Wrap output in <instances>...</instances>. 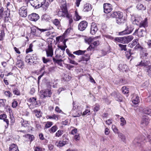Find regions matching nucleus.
Segmentation results:
<instances>
[{
  "instance_id": "cd10ccee",
  "label": "nucleus",
  "mask_w": 151,
  "mask_h": 151,
  "mask_svg": "<svg viewBox=\"0 0 151 151\" xmlns=\"http://www.w3.org/2000/svg\"><path fill=\"white\" fill-rule=\"evenodd\" d=\"M86 52V50H79L74 52H73V53L74 54L79 55L83 54Z\"/></svg>"
},
{
  "instance_id": "f257e3e1",
  "label": "nucleus",
  "mask_w": 151,
  "mask_h": 151,
  "mask_svg": "<svg viewBox=\"0 0 151 151\" xmlns=\"http://www.w3.org/2000/svg\"><path fill=\"white\" fill-rule=\"evenodd\" d=\"M66 1H64L60 6V10L58 12V14L59 17H66L69 19V25H71L73 22L71 14L68 13Z\"/></svg>"
},
{
  "instance_id": "4d7b16f0",
  "label": "nucleus",
  "mask_w": 151,
  "mask_h": 151,
  "mask_svg": "<svg viewBox=\"0 0 151 151\" xmlns=\"http://www.w3.org/2000/svg\"><path fill=\"white\" fill-rule=\"evenodd\" d=\"M147 74L149 76L151 77V66H149V68L147 69Z\"/></svg>"
},
{
  "instance_id": "37998d69",
  "label": "nucleus",
  "mask_w": 151,
  "mask_h": 151,
  "mask_svg": "<svg viewBox=\"0 0 151 151\" xmlns=\"http://www.w3.org/2000/svg\"><path fill=\"white\" fill-rule=\"evenodd\" d=\"M120 12H114L111 13L110 15V17H111L114 18L117 17V15L119 14V13Z\"/></svg>"
},
{
  "instance_id": "5fc2aeb1",
  "label": "nucleus",
  "mask_w": 151,
  "mask_h": 151,
  "mask_svg": "<svg viewBox=\"0 0 151 151\" xmlns=\"http://www.w3.org/2000/svg\"><path fill=\"white\" fill-rule=\"evenodd\" d=\"M28 125V122L27 121H23L21 124V126L24 127H27Z\"/></svg>"
},
{
  "instance_id": "c03bdc74",
  "label": "nucleus",
  "mask_w": 151,
  "mask_h": 151,
  "mask_svg": "<svg viewBox=\"0 0 151 151\" xmlns=\"http://www.w3.org/2000/svg\"><path fill=\"white\" fill-rule=\"evenodd\" d=\"M52 22L56 26H59L60 25V22L57 19H55L52 21Z\"/></svg>"
},
{
  "instance_id": "473e14b6",
  "label": "nucleus",
  "mask_w": 151,
  "mask_h": 151,
  "mask_svg": "<svg viewBox=\"0 0 151 151\" xmlns=\"http://www.w3.org/2000/svg\"><path fill=\"white\" fill-rule=\"evenodd\" d=\"M137 9L139 10H145L146 9L145 7H144V6L142 5V4L139 3H138L137 6H136Z\"/></svg>"
},
{
  "instance_id": "a18cd8bd",
  "label": "nucleus",
  "mask_w": 151,
  "mask_h": 151,
  "mask_svg": "<svg viewBox=\"0 0 151 151\" xmlns=\"http://www.w3.org/2000/svg\"><path fill=\"white\" fill-rule=\"evenodd\" d=\"M120 119L121 122V123H120L121 126H123L126 124V122L123 117H122L120 118Z\"/></svg>"
},
{
  "instance_id": "20e7f679",
  "label": "nucleus",
  "mask_w": 151,
  "mask_h": 151,
  "mask_svg": "<svg viewBox=\"0 0 151 151\" xmlns=\"http://www.w3.org/2000/svg\"><path fill=\"white\" fill-rule=\"evenodd\" d=\"M43 2H42L40 4L37 0H34L33 1H32L31 2V5L34 8L36 9H38L41 7L45 9V7L43 6Z\"/></svg>"
},
{
  "instance_id": "338daca9",
  "label": "nucleus",
  "mask_w": 151,
  "mask_h": 151,
  "mask_svg": "<svg viewBox=\"0 0 151 151\" xmlns=\"http://www.w3.org/2000/svg\"><path fill=\"white\" fill-rule=\"evenodd\" d=\"M99 109V105H96L94 108V111H97Z\"/></svg>"
},
{
  "instance_id": "e433bc0d",
  "label": "nucleus",
  "mask_w": 151,
  "mask_h": 151,
  "mask_svg": "<svg viewBox=\"0 0 151 151\" xmlns=\"http://www.w3.org/2000/svg\"><path fill=\"white\" fill-rule=\"evenodd\" d=\"M47 118L49 119H58V118L57 115L55 114H53L52 116L48 115L47 116Z\"/></svg>"
},
{
  "instance_id": "6e6552de",
  "label": "nucleus",
  "mask_w": 151,
  "mask_h": 151,
  "mask_svg": "<svg viewBox=\"0 0 151 151\" xmlns=\"http://www.w3.org/2000/svg\"><path fill=\"white\" fill-rule=\"evenodd\" d=\"M28 18L31 21H36L39 19V16L38 14L33 13L28 16Z\"/></svg>"
},
{
  "instance_id": "b1692460",
  "label": "nucleus",
  "mask_w": 151,
  "mask_h": 151,
  "mask_svg": "<svg viewBox=\"0 0 151 151\" xmlns=\"http://www.w3.org/2000/svg\"><path fill=\"white\" fill-rule=\"evenodd\" d=\"M16 65L18 68H22L24 67V64L22 61L19 60L17 61L16 64Z\"/></svg>"
},
{
  "instance_id": "de8ad7c7",
  "label": "nucleus",
  "mask_w": 151,
  "mask_h": 151,
  "mask_svg": "<svg viewBox=\"0 0 151 151\" xmlns=\"http://www.w3.org/2000/svg\"><path fill=\"white\" fill-rule=\"evenodd\" d=\"M146 31L145 29H141V31L139 32L138 35L141 37H143L144 36V34L145 33V31Z\"/></svg>"
},
{
  "instance_id": "13d9d810",
  "label": "nucleus",
  "mask_w": 151,
  "mask_h": 151,
  "mask_svg": "<svg viewBox=\"0 0 151 151\" xmlns=\"http://www.w3.org/2000/svg\"><path fill=\"white\" fill-rule=\"evenodd\" d=\"M112 128L113 131L114 132H115V133H117L118 134V133H119V132H118V129L116 127L115 125H112Z\"/></svg>"
},
{
  "instance_id": "864d4df0",
  "label": "nucleus",
  "mask_w": 151,
  "mask_h": 151,
  "mask_svg": "<svg viewBox=\"0 0 151 151\" xmlns=\"http://www.w3.org/2000/svg\"><path fill=\"white\" fill-rule=\"evenodd\" d=\"M4 94L5 95L9 97H10L12 96V94L9 91H6L4 92Z\"/></svg>"
},
{
  "instance_id": "bb28decb",
  "label": "nucleus",
  "mask_w": 151,
  "mask_h": 151,
  "mask_svg": "<svg viewBox=\"0 0 151 151\" xmlns=\"http://www.w3.org/2000/svg\"><path fill=\"white\" fill-rule=\"evenodd\" d=\"M118 137L121 139V140L124 142H126V138L125 136L122 133H118Z\"/></svg>"
},
{
  "instance_id": "4c0bfd02",
  "label": "nucleus",
  "mask_w": 151,
  "mask_h": 151,
  "mask_svg": "<svg viewBox=\"0 0 151 151\" xmlns=\"http://www.w3.org/2000/svg\"><path fill=\"white\" fill-rule=\"evenodd\" d=\"M63 133V131L61 130H58L56 133L55 135L56 137H59L62 135Z\"/></svg>"
},
{
  "instance_id": "2f4dec72",
  "label": "nucleus",
  "mask_w": 151,
  "mask_h": 151,
  "mask_svg": "<svg viewBox=\"0 0 151 151\" xmlns=\"http://www.w3.org/2000/svg\"><path fill=\"white\" fill-rule=\"evenodd\" d=\"M81 19V17L79 16L78 13L76 11H75V16L73 17L74 20L76 21H78Z\"/></svg>"
},
{
  "instance_id": "e2e57ef3",
  "label": "nucleus",
  "mask_w": 151,
  "mask_h": 151,
  "mask_svg": "<svg viewBox=\"0 0 151 151\" xmlns=\"http://www.w3.org/2000/svg\"><path fill=\"white\" fill-rule=\"evenodd\" d=\"M64 145L68 143V139L67 138H65V139H63V141H62Z\"/></svg>"
},
{
  "instance_id": "052dcab7",
  "label": "nucleus",
  "mask_w": 151,
  "mask_h": 151,
  "mask_svg": "<svg viewBox=\"0 0 151 151\" xmlns=\"http://www.w3.org/2000/svg\"><path fill=\"white\" fill-rule=\"evenodd\" d=\"M74 139L76 141L79 140L80 139V136L78 134L76 135L74 137Z\"/></svg>"
},
{
  "instance_id": "0e129e2a",
  "label": "nucleus",
  "mask_w": 151,
  "mask_h": 151,
  "mask_svg": "<svg viewBox=\"0 0 151 151\" xmlns=\"http://www.w3.org/2000/svg\"><path fill=\"white\" fill-rule=\"evenodd\" d=\"M36 99L35 97H32V98H30L29 100V101L30 102H35L36 101Z\"/></svg>"
},
{
  "instance_id": "f8f14e48",
  "label": "nucleus",
  "mask_w": 151,
  "mask_h": 151,
  "mask_svg": "<svg viewBox=\"0 0 151 151\" xmlns=\"http://www.w3.org/2000/svg\"><path fill=\"white\" fill-rule=\"evenodd\" d=\"M100 44V42L99 40L95 41L94 40L93 41V43H91L89 47L87 49V50H91L92 49H93L96 47V46L99 45Z\"/></svg>"
},
{
  "instance_id": "69168bd1",
  "label": "nucleus",
  "mask_w": 151,
  "mask_h": 151,
  "mask_svg": "<svg viewBox=\"0 0 151 151\" xmlns=\"http://www.w3.org/2000/svg\"><path fill=\"white\" fill-rule=\"evenodd\" d=\"M55 111L59 113H60L61 112H62L61 110H60L59 107L57 106L56 107L55 109Z\"/></svg>"
},
{
  "instance_id": "c85d7f7f",
  "label": "nucleus",
  "mask_w": 151,
  "mask_h": 151,
  "mask_svg": "<svg viewBox=\"0 0 151 151\" xmlns=\"http://www.w3.org/2000/svg\"><path fill=\"white\" fill-rule=\"evenodd\" d=\"M96 37L92 38L89 37L86 38L85 39V40L86 43H88V44H90L91 43L93 42L94 40L96 39Z\"/></svg>"
},
{
  "instance_id": "4468645a",
  "label": "nucleus",
  "mask_w": 151,
  "mask_h": 151,
  "mask_svg": "<svg viewBox=\"0 0 151 151\" xmlns=\"http://www.w3.org/2000/svg\"><path fill=\"white\" fill-rule=\"evenodd\" d=\"M141 19H142L141 18L139 17H133L132 18L133 24L137 25H139Z\"/></svg>"
},
{
  "instance_id": "ddd939ff",
  "label": "nucleus",
  "mask_w": 151,
  "mask_h": 151,
  "mask_svg": "<svg viewBox=\"0 0 151 151\" xmlns=\"http://www.w3.org/2000/svg\"><path fill=\"white\" fill-rule=\"evenodd\" d=\"M149 121L148 117L147 116H143L141 124L142 126H145L148 124Z\"/></svg>"
},
{
  "instance_id": "6ab92c4d",
  "label": "nucleus",
  "mask_w": 151,
  "mask_h": 151,
  "mask_svg": "<svg viewBox=\"0 0 151 151\" xmlns=\"http://www.w3.org/2000/svg\"><path fill=\"white\" fill-rule=\"evenodd\" d=\"M33 57L34 59V60H36L37 59V57H36L35 58H34V56H32L31 57H30L29 55H27L26 56L25 58V61L27 63H29L30 62L32 63V62H33V59L32 58Z\"/></svg>"
},
{
  "instance_id": "f3484780",
  "label": "nucleus",
  "mask_w": 151,
  "mask_h": 151,
  "mask_svg": "<svg viewBox=\"0 0 151 151\" xmlns=\"http://www.w3.org/2000/svg\"><path fill=\"white\" fill-rule=\"evenodd\" d=\"M47 56V57H52L53 55V50L52 47L49 46L47 50H46Z\"/></svg>"
},
{
  "instance_id": "8fccbe9b",
  "label": "nucleus",
  "mask_w": 151,
  "mask_h": 151,
  "mask_svg": "<svg viewBox=\"0 0 151 151\" xmlns=\"http://www.w3.org/2000/svg\"><path fill=\"white\" fill-rule=\"evenodd\" d=\"M26 137L29 138L31 142L32 141L34 138V136L32 135L27 134L26 135Z\"/></svg>"
},
{
  "instance_id": "3c124183",
  "label": "nucleus",
  "mask_w": 151,
  "mask_h": 151,
  "mask_svg": "<svg viewBox=\"0 0 151 151\" xmlns=\"http://www.w3.org/2000/svg\"><path fill=\"white\" fill-rule=\"evenodd\" d=\"M53 60L54 63H57L60 66H62V64L58 60L55 59L54 58H53Z\"/></svg>"
},
{
  "instance_id": "7c9ffc66",
  "label": "nucleus",
  "mask_w": 151,
  "mask_h": 151,
  "mask_svg": "<svg viewBox=\"0 0 151 151\" xmlns=\"http://www.w3.org/2000/svg\"><path fill=\"white\" fill-rule=\"evenodd\" d=\"M114 40L115 41L117 42H118L124 44V37H116L114 39Z\"/></svg>"
},
{
  "instance_id": "4be33fe9",
  "label": "nucleus",
  "mask_w": 151,
  "mask_h": 151,
  "mask_svg": "<svg viewBox=\"0 0 151 151\" xmlns=\"http://www.w3.org/2000/svg\"><path fill=\"white\" fill-rule=\"evenodd\" d=\"M9 151H19L17 145L14 144L11 145L9 147Z\"/></svg>"
},
{
  "instance_id": "1a4fd4ad",
  "label": "nucleus",
  "mask_w": 151,
  "mask_h": 151,
  "mask_svg": "<svg viewBox=\"0 0 151 151\" xmlns=\"http://www.w3.org/2000/svg\"><path fill=\"white\" fill-rule=\"evenodd\" d=\"M150 61L147 60L146 59L144 60L143 59L141 60V62L139 63V64H137L136 65L137 66H149L148 65L150 63Z\"/></svg>"
},
{
  "instance_id": "9b49d317",
  "label": "nucleus",
  "mask_w": 151,
  "mask_h": 151,
  "mask_svg": "<svg viewBox=\"0 0 151 151\" xmlns=\"http://www.w3.org/2000/svg\"><path fill=\"white\" fill-rule=\"evenodd\" d=\"M98 30L96 24L92 23L91 24L90 33L92 35L95 34Z\"/></svg>"
},
{
  "instance_id": "58836bf2",
  "label": "nucleus",
  "mask_w": 151,
  "mask_h": 151,
  "mask_svg": "<svg viewBox=\"0 0 151 151\" xmlns=\"http://www.w3.org/2000/svg\"><path fill=\"white\" fill-rule=\"evenodd\" d=\"M53 124V123L51 122H47L45 125V127L46 128H48L51 127Z\"/></svg>"
},
{
  "instance_id": "7ed1b4c3",
  "label": "nucleus",
  "mask_w": 151,
  "mask_h": 151,
  "mask_svg": "<svg viewBox=\"0 0 151 151\" xmlns=\"http://www.w3.org/2000/svg\"><path fill=\"white\" fill-rule=\"evenodd\" d=\"M27 8L26 6H23L19 10V13L20 16L23 17H26L27 16Z\"/></svg>"
},
{
  "instance_id": "5701e85b",
  "label": "nucleus",
  "mask_w": 151,
  "mask_h": 151,
  "mask_svg": "<svg viewBox=\"0 0 151 151\" xmlns=\"http://www.w3.org/2000/svg\"><path fill=\"white\" fill-rule=\"evenodd\" d=\"M53 0H43V1L44 5L43 6L45 7V9H46L49 5L50 3L53 1Z\"/></svg>"
},
{
  "instance_id": "bf43d9fd",
  "label": "nucleus",
  "mask_w": 151,
  "mask_h": 151,
  "mask_svg": "<svg viewBox=\"0 0 151 151\" xmlns=\"http://www.w3.org/2000/svg\"><path fill=\"white\" fill-rule=\"evenodd\" d=\"M42 60H43V62L44 63H46L48 62H50V60L48 59H47L45 58V57H43L42 58Z\"/></svg>"
},
{
  "instance_id": "39448f33",
  "label": "nucleus",
  "mask_w": 151,
  "mask_h": 151,
  "mask_svg": "<svg viewBox=\"0 0 151 151\" xmlns=\"http://www.w3.org/2000/svg\"><path fill=\"white\" fill-rule=\"evenodd\" d=\"M52 92L51 90L49 89H46L44 91L42 94H41L40 97L41 99H43L46 97H50Z\"/></svg>"
},
{
  "instance_id": "f03ea898",
  "label": "nucleus",
  "mask_w": 151,
  "mask_h": 151,
  "mask_svg": "<svg viewBox=\"0 0 151 151\" xmlns=\"http://www.w3.org/2000/svg\"><path fill=\"white\" fill-rule=\"evenodd\" d=\"M116 23L119 24L124 23L126 21L125 17L123 16V13L121 12L119 13L116 18Z\"/></svg>"
},
{
  "instance_id": "09e8293b",
  "label": "nucleus",
  "mask_w": 151,
  "mask_h": 151,
  "mask_svg": "<svg viewBox=\"0 0 151 151\" xmlns=\"http://www.w3.org/2000/svg\"><path fill=\"white\" fill-rule=\"evenodd\" d=\"M32 45L30 44L29 46V47L26 50V52L27 53H28L29 52H31L32 51Z\"/></svg>"
},
{
  "instance_id": "79ce46f5",
  "label": "nucleus",
  "mask_w": 151,
  "mask_h": 151,
  "mask_svg": "<svg viewBox=\"0 0 151 151\" xmlns=\"http://www.w3.org/2000/svg\"><path fill=\"white\" fill-rule=\"evenodd\" d=\"M121 96V95L118 93L117 95L116 96L115 99L116 101H122V98Z\"/></svg>"
},
{
  "instance_id": "aec40b11",
  "label": "nucleus",
  "mask_w": 151,
  "mask_h": 151,
  "mask_svg": "<svg viewBox=\"0 0 151 151\" xmlns=\"http://www.w3.org/2000/svg\"><path fill=\"white\" fill-rule=\"evenodd\" d=\"M118 68L120 71H126L128 69V67L126 64H120Z\"/></svg>"
},
{
  "instance_id": "dca6fc26",
  "label": "nucleus",
  "mask_w": 151,
  "mask_h": 151,
  "mask_svg": "<svg viewBox=\"0 0 151 151\" xmlns=\"http://www.w3.org/2000/svg\"><path fill=\"white\" fill-rule=\"evenodd\" d=\"M91 5L89 3H86L84 5L83 11L84 12H87L91 11Z\"/></svg>"
},
{
  "instance_id": "9d476101",
  "label": "nucleus",
  "mask_w": 151,
  "mask_h": 151,
  "mask_svg": "<svg viewBox=\"0 0 151 151\" xmlns=\"http://www.w3.org/2000/svg\"><path fill=\"white\" fill-rule=\"evenodd\" d=\"M148 26L147 19V18H145L144 20L142 21L141 20L140 22L139 25V27H143L144 29Z\"/></svg>"
},
{
  "instance_id": "ea45409f",
  "label": "nucleus",
  "mask_w": 151,
  "mask_h": 151,
  "mask_svg": "<svg viewBox=\"0 0 151 151\" xmlns=\"http://www.w3.org/2000/svg\"><path fill=\"white\" fill-rule=\"evenodd\" d=\"M13 93L15 95H20V92L17 88H14L13 90Z\"/></svg>"
},
{
  "instance_id": "393cba45",
  "label": "nucleus",
  "mask_w": 151,
  "mask_h": 151,
  "mask_svg": "<svg viewBox=\"0 0 151 151\" xmlns=\"http://www.w3.org/2000/svg\"><path fill=\"white\" fill-rule=\"evenodd\" d=\"M139 97L137 95H135L133 97L132 102L135 104H137L139 102Z\"/></svg>"
},
{
  "instance_id": "412c9836",
  "label": "nucleus",
  "mask_w": 151,
  "mask_h": 151,
  "mask_svg": "<svg viewBox=\"0 0 151 151\" xmlns=\"http://www.w3.org/2000/svg\"><path fill=\"white\" fill-rule=\"evenodd\" d=\"M141 140L139 137L136 138L133 141V143L136 146H140L141 143Z\"/></svg>"
},
{
  "instance_id": "774afa93",
  "label": "nucleus",
  "mask_w": 151,
  "mask_h": 151,
  "mask_svg": "<svg viewBox=\"0 0 151 151\" xmlns=\"http://www.w3.org/2000/svg\"><path fill=\"white\" fill-rule=\"evenodd\" d=\"M42 148L40 147H36L35 149V151H42Z\"/></svg>"
},
{
  "instance_id": "2eb2a0df",
  "label": "nucleus",
  "mask_w": 151,
  "mask_h": 151,
  "mask_svg": "<svg viewBox=\"0 0 151 151\" xmlns=\"http://www.w3.org/2000/svg\"><path fill=\"white\" fill-rule=\"evenodd\" d=\"M131 29V28L127 27L124 30L119 32V35H123L129 34L131 33L132 31V30Z\"/></svg>"
},
{
  "instance_id": "6e6d98bb",
  "label": "nucleus",
  "mask_w": 151,
  "mask_h": 151,
  "mask_svg": "<svg viewBox=\"0 0 151 151\" xmlns=\"http://www.w3.org/2000/svg\"><path fill=\"white\" fill-rule=\"evenodd\" d=\"M138 41V40L137 39H136L134 40L132 42V43L131 45L132 46V47L133 46H134L135 45H137V46L138 45H139V43L138 44H137V42Z\"/></svg>"
},
{
  "instance_id": "49530a36",
  "label": "nucleus",
  "mask_w": 151,
  "mask_h": 151,
  "mask_svg": "<svg viewBox=\"0 0 151 151\" xmlns=\"http://www.w3.org/2000/svg\"><path fill=\"white\" fill-rule=\"evenodd\" d=\"M4 36L5 33L4 31L1 30L0 33V41H2L3 40Z\"/></svg>"
},
{
  "instance_id": "603ef678",
  "label": "nucleus",
  "mask_w": 151,
  "mask_h": 151,
  "mask_svg": "<svg viewBox=\"0 0 151 151\" xmlns=\"http://www.w3.org/2000/svg\"><path fill=\"white\" fill-rule=\"evenodd\" d=\"M18 105V103L15 99L13 100V101L12 104V106L13 108H15Z\"/></svg>"
},
{
  "instance_id": "680f3d73",
  "label": "nucleus",
  "mask_w": 151,
  "mask_h": 151,
  "mask_svg": "<svg viewBox=\"0 0 151 151\" xmlns=\"http://www.w3.org/2000/svg\"><path fill=\"white\" fill-rule=\"evenodd\" d=\"M81 59V60L80 61H83L87 62L89 59V58H85L84 57H82Z\"/></svg>"
},
{
  "instance_id": "f704fd0d",
  "label": "nucleus",
  "mask_w": 151,
  "mask_h": 151,
  "mask_svg": "<svg viewBox=\"0 0 151 151\" xmlns=\"http://www.w3.org/2000/svg\"><path fill=\"white\" fill-rule=\"evenodd\" d=\"M122 92L124 94H127L129 92L128 88H127L126 86H124L122 88Z\"/></svg>"
},
{
  "instance_id": "c9c22d12",
  "label": "nucleus",
  "mask_w": 151,
  "mask_h": 151,
  "mask_svg": "<svg viewBox=\"0 0 151 151\" xmlns=\"http://www.w3.org/2000/svg\"><path fill=\"white\" fill-rule=\"evenodd\" d=\"M118 45L121 48V50H124V51H126L127 50V49L126 48V45H123L120 44H118Z\"/></svg>"
},
{
  "instance_id": "0eeeda50",
  "label": "nucleus",
  "mask_w": 151,
  "mask_h": 151,
  "mask_svg": "<svg viewBox=\"0 0 151 151\" xmlns=\"http://www.w3.org/2000/svg\"><path fill=\"white\" fill-rule=\"evenodd\" d=\"M104 12L105 13L110 12L112 9L111 5L108 3H105L104 4Z\"/></svg>"
},
{
  "instance_id": "72a5a7b5",
  "label": "nucleus",
  "mask_w": 151,
  "mask_h": 151,
  "mask_svg": "<svg viewBox=\"0 0 151 151\" xmlns=\"http://www.w3.org/2000/svg\"><path fill=\"white\" fill-rule=\"evenodd\" d=\"M58 129V127L56 125H54L52 126L49 130V131L51 133L55 132Z\"/></svg>"
},
{
  "instance_id": "c756f323",
  "label": "nucleus",
  "mask_w": 151,
  "mask_h": 151,
  "mask_svg": "<svg viewBox=\"0 0 151 151\" xmlns=\"http://www.w3.org/2000/svg\"><path fill=\"white\" fill-rule=\"evenodd\" d=\"M34 112L35 114V116L38 118H40L42 116V113L40 111H38L37 110H35Z\"/></svg>"
},
{
  "instance_id": "a211bd4d",
  "label": "nucleus",
  "mask_w": 151,
  "mask_h": 151,
  "mask_svg": "<svg viewBox=\"0 0 151 151\" xmlns=\"http://www.w3.org/2000/svg\"><path fill=\"white\" fill-rule=\"evenodd\" d=\"M124 43H128L133 39V37L131 35H129L127 37H124Z\"/></svg>"
},
{
  "instance_id": "423d86ee",
  "label": "nucleus",
  "mask_w": 151,
  "mask_h": 151,
  "mask_svg": "<svg viewBox=\"0 0 151 151\" xmlns=\"http://www.w3.org/2000/svg\"><path fill=\"white\" fill-rule=\"evenodd\" d=\"M88 23L85 21H83L81 22L78 25V29L81 31L84 30L87 26Z\"/></svg>"
},
{
  "instance_id": "a19ab883",
  "label": "nucleus",
  "mask_w": 151,
  "mask_h": 151,
  "mask_svg": "<svg viewBox=\"0 0 151 151\" xmlns=\"http://www.w3.org/2000/svg\"><path fill=\"white\" fill-rule=\"evenodd\" d=\"M55 144L57 146V147H63L65 145L62 141H60L58 142H56Z\"/></svg>"
},
{
  "instance_id": "a878e982",
  "label": "nucleus",
  "mask_w": 151,
  "mask_h": 151,
  "mask_svg": "<svg viewBox=\"0 0 151 151\" xmlns=\"http://www.w3.org/2000/svg\"><path fill=\"white\" fill-rule=\"evenodd\" d=\"M142 112L145 114L149 115L151 112V109L147 107L145 108L142 110Z\"/></svg>"
}]
</instances>
